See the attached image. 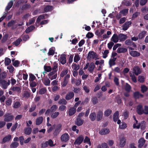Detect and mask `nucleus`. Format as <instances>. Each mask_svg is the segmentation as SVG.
Returning <instances> with one entry per match:
<instances>
[{"label":"nucleus","instance_id":"nucleus-1","mask_svg":"<svg viewBox=\"0 0 148 148\" xmlns=\"http://www.w3.org/2000/svg\"><path fill=\"white\" fill-rule=\"evenodd\" d=\"M11 114L10 113H8L5 114L4 115V121L5 122H10L14 118V116L13 115H10Z\"/></svg>","mask_w":148,"mask_h":148},{"label":"nucleus","instance_id":"nucleus-2","mask_svg":"<svg viewBox=\"0 0 148 148\" xmlns=\"http://www.w3.org/2000/svg\"><path fill=\"white\" fill-rule=\"evenodd\" d=\"M62 125L61 124H59L57 125L53 133V136H56L59 134L62 130Z\"/></svg>","mask_w":148,"mask_h":148},{"label":"nucleus","instance_id":"nucleus-3","mask_svg":"<svg viewBox=\"0 0 148 148\" xmlns=\"http://www.w3.org/2000/svg\"><path fill=\"white\" fill-rule=\"evenodd\" d=\"M84 140V138L82 135L79 136L75 140L74 144L75 145H80L83 142Z\"/></svg>","mask_w":148,"mask_h":148},{"label":"nucleus","instance_id":"nucleus-4","mask_svg":"<svg viewBox=\"0 0 148 148\" xmlns=\"http://www.w3.org/2000/svg\"><path fill=\"white\" fill-rule=\"evenodd\" d=\"M60 138L62 141L66 142L69 140L70 137L68 133H65L61 136Z\"/></svg>","mask_w":148,"mask_h":148},{"label":"nucleus","instance_id":"nucleus-5","mask_svg":"<svg viewBox=\"0 0 148 148\" xmlns=\"http://www.w3.org/2000/svg\"><path fill=\"white\" fill-rule=\"evenodd\" d=\"M136 112L139 115H141L144 113V110L141 105L139 104L137 106Z\"/></svg>","mask_w":148,"mask_h":148},{"label":"nucleus","instance_id":"nucleus-6","mask_svg":"<svg viewBox=\"0 0 148 148\" xmlns=\"http://www.w3.org/2000/svg\"><path fill=\"white\" fill-rule=\"evenodd\" d=\"M133 73H134L136 75H138L141 73V71L138 66H134L133 69Z\"/></svg>","mask_w":148,"mask_h":148},{"label":"nucleus","instance_id":"nucleus-7","mask_svg":"<svg viewBox=\"0 0 148 148\" xmlns=\"http://www.w3.org/2000/svg\"><path fill=\"white\" fill-rule=\"evenodd\" d=\"M125 43L127 45L132 46L134 48H136L137 46L135 43L130 39L126 40L125 41Z\"/></svg>","mask_w":148,"mask_h":148},{"label":"nucleus","instance_id":"nucleus-8","mask_svg":"<svg viewBox=\"0 0 148 148\" xmlns=\"http://www.w3.org/2000/svg\"><path fill=\"white\" fill-rule=\"evenodd\" d=\"M110 130L108 129L103 128L99 131V133L101 135H105L108 134L110 132Z\"/></svg>","mask_w":148,"mask_h":148},{"label":"nucleus","instance_id":"nucleus-9","mask_svg":"<svg viewBox=\"0 0 148 148\" xmlns=\"http://www.w3.org/2000/svg\"><path fill=\"white\" fill-rule=\"evenodd\" d=\"M131 24L132 22L131 21L126 22L122 26V29L125 31H126L129 27V25Z\"/></svg>","mask_w":148,"mask_h":148},{"label":"nucleus","instance_id":"nucleus-10","mask_svg":"<svg viewBox=\"0 0 148 148\" xmlns=\"http://www.w3.org/2000/svg\"><path fill=\"white\" fill-rule=\"evenodd\" d=\"M12 138V136L11 135H8L4 137L2 139L1 144H4L7 142H9Z\"/></svg>","mask_w":148,"mask_h":148},{"label":"nucleus","instance_id":"nucleus-11","mask_svg":"<svg viewBox=\"0 0 148 148\" xmlns=\"http://www.w3.org/2000/svg\"><path fill=\"white\" fill-rule=\"evenodd\" d=\"M103 113L102 111L99 110L97 113V120L98 121H100L102 118Z\"/></svg>","mask_w":148,"mask_h":148},{"label":"nucleus","instance_id":"nucleus-12","mask_svg":"<svg viewBox=\"0 0 148 148\" xmlns=\"http://www.w3.org/2000/svg\"><path fill=\"white\" fill-rule=\"evenodd\" d=\"M143 95L140 94L139 92L136 91L133 93V97L134 99H139L140 97L143 98Z\"/></svg>","mask_w":148,"mask_h":148},{"label":"nucleus","instance_id":"nucleus-13","mask_svg":"<svg viewBox=\"0 0 148 148\" xmlns=\"http://www.w3.org/2000/svg\"><path fill=\"white\" fill-rule=\"evenodd\" d=\"M126 140L124 137L121 138L120 140V146L121 147H123L126 144Z\"/></svg>","mask_w":148,"mask_h":148},{"label":"nucleus","instance_id":"nucleus-14","mask_svg":"<svg viewBox=\"0 0 148 148\" xmlns=\"http://www.w3.org/2000/svg\"><path fill=\"white\" fill-rule=\"evenodd\" d=\"M118 36L119 39L121 41H124L127 38V36L126 35L122 33H120L119 34Z\"/></svg>","mask_w":148,"mask_h":148},{"label":"nucleus","instance_id":"nucleus-15","mask_svg":"<svg viewBox=\"0 0 148 148\" xmlns=\"http://www.w3.org/2000/svg\"><path fill=\"white\" fill-rule=\"evenodd\" d=\"M60 63L62 64H64L66 62V55L65 54H62L61 55L60 58Z\"/></svg>","mask_w":148,"mask_h":148},{"label":"nucleus","instance_id":"nucleus-16","mask_svg":"<svg viewBox=\"0 0 148 148\" xmlns=\"http://www.w3.org/2000/svg\"><path fill=\"white\" fill-rule=\"evenodd\" d=\"M74 94L73 92H70L66 95L65 99L66 100H70L74 97Z\"/></svg>","mask_w":148,"mask_h":148},{"label":"nucleus","instance_id":"nucleus-17","mask_svg":"<svg viewBox=\"0 0 148 148\" xmlns=\"http://www.w3.org/2000/svg\"><path fill=\"white\" fill-rule=\"evenodd\" d=\"M84 121L81 119L77 118L76 120L75 121V124L78 126L82 125Z\"/></svg>","mask_w":148,"mask_h":148},{"label":"nucleus","instance_id":"nucleus-18","mask_svg":"<svg viewBox=\"0 0 148 148\" xmlns=\"http://www.w3.org/2000/svg\"><path fill=\"white\" fill-rule=\"evenodd\" d=\"M145 140L143 138L140 139L138 141V147L141 148L145 144Z\"/></svg>","mask_w":148,"mask_h":148},{"label":"nucleus","instance_id":"nucleus-19","mask_svg":"<svg viewBox=\"0 0 148 148\" xmlns=\"http://www.w3.org/2000/svg\"><path fill=\"white\" fill-rule=\"evenodd\" d=\"M119 40V36L117 34H113L111 39V41L115 43L118 42Z\"/></svg>","mask_w":148,"mask_h":148},{"label":"nucleus","instance_id":"nucleus-20","mask_svg":"<svg viewBox=\"0 0 148 148\" xmlns=\"http://www.w3.org/2000/svg\"><path fill=\"white\" fill-rule=\"evenodd\" d=\"M95 67V66L94 64L92 62H91L89 65L88 70L90 73H92L93 72Z\"/></svg>","mask_w":148,"mask_h":148},{"label":"nucleus","instance_id":"nucleus-21","mask_svg":"<svg viewBox=\"0 0 148 148\" xmlns=\"http://www.w3.org/2000/svg\"><path fill=\"white\" fill-rule=\"evenodd\" d=\"M130 54L133 57H138L140 56V53L136 51H132L130 53Z\"/></svg>","mask_w":148,"mask_h":148},{"label":"nucleus","instance_id":"nucleus-22","mask_svg":"<svg viewBox=\"0 0 148 148\" xmlns=\"http://www.w3.org/2000/svg\"><path fill=\"white\" fill-rule=\"evenodd\" d=\"M43 118L42 116L39 117L38 118L36 119V124L37 125H39L41 124L43 122Z\"/></svg>","mask_w":148,"mask_h":148},{"label":"nucleus","instance_id":"nucleus-23","mask_svg":"<svg viewBox=\"0 0 148 148\" xmlns=\"http://www.w3.org/2000/svg\"><path fill=\"white\" fill-rule=\"evenodd\" d=\"M0 83L2 84L3 88L6 89L7 88L8 85L6 83V81L3 79H0Z\"/></svg>","mask_w":148,"mask_h":148},{"label":"nucleus","instance_id":"nucleus-24","mask_svg":"<svg viewBox=\"0 0 148 148\" xmlns=\"http://www.w3.org/2000/svg\"><path fill=\"white\" fill-rule=\"evenodd\" d=\"M76 109L73 108H70L69 111V115L70 116L73 115L76 112Z\"/></svg>","mask_w":148,"mask_h":148},{"label":"nucleus","instance_id":"nucleus-25","mask_svg":"<svg viewBox=\"0 0 148 148\" xmlns=\"http://www.w3.org/2000/svg\"><path fill=\"white\" fill-rule=\"evenodd\" d=\"M119 118V112L118 111H116L114 113L113 116V119L114 121L116 122Z\"/></svg>","mask_w":148,"mask_h":148},{"label":"nucleus","instance_id":"nucleus-26","mask_svg":"<svg viewBox=\"0 0 148 148\" xmlns=\"http://www.w3.org/2000/svg\"><path fill=\"white\" fill-rule=\"evenodd\" d=\"M94 53V51H89L88 54V56L87 57V59L88 60H90L91 59H92V58L93 57V55Z\"/></svg>","mask_w":148,"mask_h":148},{"label":"nucleus","instance_id":"nucleus-27","mask_svg":"<svg viewBox=\"0 0 148 148\" xmlns=\"http://www.w3.org/2000/svg\"><path fill=\"white\" fill-rule=\"evenodd\" d=\"M127 51V49L125 48L119 47L117 50V52L118 53H124Z\"/></svg>","mask_w":148,"mask_h":148},{"label":"nucleus","instance_id":"nucleus-28","mask_svg":"<svg viewBox=\"0 0 148 148\" xmlns=\"http://www.w3.org/2000/svg\"><path fill=\"white\" fill-rule=\"evenodd\" d=\"M112 110L108 109L104 112V115L105 116L108 117L110 116L112 113Z\"/></svg>","mask_w":148,"mask_h":148},{"label":"nucleus","instance_id":"nucleus-29","mask_svg":"<svg viewBox=\"0 0 148 148\" xmlns=\"http://www.w3.org/2000/svg\"><path fill=\"white\" fill-rule=\"evenodd\" d=\"M35 28V27L34 25H31L29 27H28L26 29L25 31V33L27 34L29 32L32 31Z\"/></svg>","mask_w":148,"mask_h":148},{"label":"nucleus","instance_id":"nucleus-30","mask_svg":"<svg viewBox=\"0 0 148 148\" xmlns=\"http://www.w3.org/2000/svg\"><path fill=\"white\" fill-rule=\"evenodd\" d=\"M53 9V7L52 5H47L44 8V10L45 12H47L52 11Z\"/></svg>","mask_w":148,"mask_h":148},{"label":"nucleus","instance_id":"nucleus-31","mask_svg":"<svg viewBox=\"0 0 148 148\" xmlns=\"http://www.w3.org/2000/svg\"><path fill=\"white\" fill-rule=\"evenodd\" d=\"M55 51V48L54 47H52L50 48L49 50L48 54L49 56L53 55L54 54Z\"/></svg>","mask_w":148,"mask_h":148},{"label":"nucleus","instance_id":"nucleus-32","mask_svg":"<svg viewBox=\"0 0 148 148\" xmlns=\"http://www.w3.org/2000/svg\"><path fill=\"white\" fill-rule=\"evenodd\" d=\"M43 83L46 86H49L50 84V81L47 78H45L43 80Z\"/></svg>","mask_w":148,"mask_h":148},{"label":"nucleus","instance_id":"nucleus-33","mask_svg":"<svg viewBox=\"0 0 148 148\" xmlns=\"http://www.w3.org/2000/svg\"><path fill=\"white\" fill-rule=\"evenodd\" d=\"M146 32L145 31H143L140 33L138 35V38L140 39L143 38L145 36Z\"/></svg>","mask_w":148,"mask_h":148},{"label":"nucleus","instance_id":"nucleus-34","mask_svg":"<svg viewBox=\"0 0 148 148\" xmlns=\"http://www.w3.org/2000/svg\"><path fill=\"white\" fill-rule=\"evenodd\" d=\"M32 129L30 127L26 128L24 130L25 133L27 135H29L31 133Z\"/></svg>","mask_w":148,"mask_h":148},{"label":"nucleus","instance_id":"nucleus-35","mask_svg":"<svg viewBox=\"0 0 148 148\" xmlns=\"http://www.w3.org/2000/svg\"><path fill=\"white\" fill-rule=\"evenodd\" d=\"M31 5L29 4H24L21 7V9L22 11H24L26 9L30 8Z\"/></svg>","mask_w":148,"mask_h":148},{"label":"nucleus","instance_id":"nucleus-36","mask_svg":"<svg viewBox=\"0 0 148 148\" xmlns=\"http://www.w3.org/2000/svg\"><path fill=\"white\" fill-rule=\"evenodd\" d=\"M19 145L18 143L17 142H12L10 145V148H16Z\"/></svg>","mask_w":148,"mask_h":148},{"label":"nucleus","instance_id":"nucleus-37","mask_svg":"<svg viewBox=\"0 0 148 148\" xmlns=\"http://www.w3.org/2000/svg\"><path fill=\"white\" fill-rule=\"evenodd\" d=\"M89 117L92 121H94L96 118V114L95 112L91 113Z\"/></svg>","mask_w":148,"mask_h":148},{"label":"nucleus","instance_id":"nucleus-38","mask_svg":"<svg viewBox=\"0 0 148 148\" xmlns=\"http://www.w3.org/2000/svg\"><path fill=\"white\" fill-rule=\"evenodd\" d=\"M67 101L64 99H60L58 102V103L60 105H66L67 104Z\"/></svg>","mask_w":148,"mask_h":148},{"label":"nucleus","instance_id":"nucleus-39","mask_svg":"<svg viewBox=\"0 0 148 148\" xmlns=\"http://www.w3.org/2000/svg\"><path fill=\"white\" fill-rule=\"evenodd\" d=\"M131 88V86L127 83H126L125 86V89L126 91L129 92Z\"/></svg>","mask_w":148,"mask_h":148},{"label":"nucleus","instance_id":"nucleus-40","mask_svg":"<svg viewBox=\"0 0 148 148\" xmlns=\"http://www.w3.org/2000/svg\"><path fill=\"white\" fill-rule=\"evenodd\" d=\"M84 143H86L90 145H91V143L90 141V138L87 136H86L84 139L83 140Z\"/></svg>","mask_w":148,"mask_h":148},{"label":"nucleus","instance_id":"nucleus-41","mask_svg":"<svg viewBox=\"0 0 148 148\" xmlns=\"http://www.w3.org/2000/svg\"><path fill=\"white\" fill-rule=\"evenodd\" d=\"M91 101H92L93 104L95 105L98 103V99L96 97H94L92 98Z\"/></svg>","mask_w":148,"mask_h":148},{"label":"nucleus","instance_id":"nucleus-42","mask_svg":"<svg viewBox=\"0 0 148 148\" xmlns=\"http://www.w3.org/2000/svg\"><path fill=\"white\" fill-rule=\"evenodd\" d=\"M59 114V112H55L52 114L51 115V117L52 119H55L58 116Z\"/></svg>","mask_w":148,"mask_h":148},{"label":"nucleus","instance_id":"nucleus-43","mask_svg":"<svg viewBox=\"0 0 148 148\" xmlns=\"http://www.w3.org/2000/svg\"><path fill=\"white\" fill-rule=\"evenodd\" d=\"M20 103L19 102L16 101L14 102L13 107L14 108H18L21 106Z\"/></svg>","mask_w":148,"mask_h":148},{"label":"nucleus","instance_id":"nucleus-44","mask_svg":"<svg viewBox=\"0 0 148 148\" xmlns=\"http://www.w3.org/2000/svg\"><path fill=\"white\" fill-rule=\"evenodd\" d=\"M13 5L12 1H11L8 4L5 8V10H9L12 7Z\"/></svg>","mask_w":148,"mask_h":148},{"label":"nucleus","instance_id":"nucleus-45","mask_svg":"<svg viewBox=\"0 0 148 148\" xmlns=\"http://www.w3.org/2000/svg\"><path fill=\"white\" fill-rule=\"evenodd\" d=\"M104 29H101L100 32H99L98 30H96L95 32V34L97 35L100 36L104 33Z\"/></svg>","mask_w":148,"mask_h":148},{"label":"nucleus","instance_id":"nucleus-46","mask_svg":"<svg viewBox=\"0 0 148 148\" xmlns=\"http://www.w3.org/2000/svg\"><path fill=\"white\" fill-rule=\"evenodd\" d=\"M146 122L143 121L140 123V127L142 130H144L146 127Z\"/></svg>","mask_w":148,"mask_h":148},{"label":"nucleus","instance_id":"nucleus-47","mask_svg":"<svg viewBox=\"0 0 148 148\" xmlns=\"http://www.w3.org/2000/svg\"><path fill=\"white\" fill-rule=\"evenodd\" d=\"M10 89L13 91H16L17 92H19L21 90V89L19 86H13Z\"/></svg>","mask_w":148,"mask_h":148},{"label":"nucleus","instance_id":"nucleus-48","mask_svg":"<svg viewBox=\"0 0 148 148\" xmlns=\"http://www.w3.org/2000/svg\"><path fill=\"white\" fill-rule=\"evenodd\" d=\"M36 79L35 76L32 73L29 74V80L30 82L34 81Z\"/></svg>","mask_w":148,"mask_h":148},{"label":"nucleus","instance_id":"nucleus-49","mask_svg":"<svg viewBox=\"0 0 148 148\" xmlns=\"http://www.w3.org/2000/svg\"><path fill=\"white\" fill-rule=\"evenodd\" d=\"M44 69L46 72H49L52 70V68L50 66L45 65L44 66Z\"/></svg>","mask_w":148,"mask_h":148},{"label":"nucleus","instance_id":"nucleus-50","mask_svg":"<svg viewBox=\"0 0 148 148\" xmlns=\"http://www.w3.org/2000/svg\"><path fill=\"white\" fill-rule=\"evenodd\" d=\"M11 62L10 59L8 58H6L5 59V63L6 66L8 65Z\"/></svg>","mask_w":148,"mask_h":148},{"label":"nucleus","instance_id":"nucleus-51","mask_svg":"<svg viewBox=\"0 0 148 148\" xmlns=\"http://www.w3.org/2000/svg\"><path fill=\"white\" fill-rule=\"evenodd\" d=\"M57 108L58 107L56 105H54L52 106L50 108L51 112H55L57 110Z\"/></svg>","mask_w":148,"mask_h":148},{"label":"nucleus","instance_id":"nucleus-52","mask_svg":"<svg viewBox=\"0 0 148 148\" xmlns=\"http://www.w3.org/2000/svg\"><path fill=\"white\" fill-rule=\"evenodd\" d=\"M68 73V69H65L63 71L61 74H60V76L61 77H64V75H66Z\"/></svg>","mask_w":148,"mask_h":148},{"label":"nucleus","instance_id":"nucleus-53","mask_svg":"<svg viewBox=\"0 0 148 148\" xmlns=\"http://www.w3.org/2000/svg\"><path fill=\"white\" fill-rule=\"evenodd\" d=\"M7 76L6 72L5 71L3 72L0 74V79H4Z\"/></svg>","mask_w":148,"mask_h":148},{"label":"nucleus","instance_id":"nucleus-54","mask_svg":"<svg viewBox=\"0 0 148 148\" xmlns=\"http://www.w3.org/2000/svg\"><path fill=\"white\" fill-rule=\"evenodd\" d=\"M22 37L23 40L25 41L27 40L29 38V36L27 34L23 35Z\"/></svg>","mask_w":148,"mask_h":148},{"label":"nucleus","instance_id":"nucleus-55","mask_svg":"<svg viewBox=\"0 0 148 148\" xmlns=\"http://www.w3.org/2000/svg\"><path fill=\"white\" fill-rule=\"evenodd\" d=\"M130 76L131 77L132 80V82L134 83H136L137 82L136 78L134 75H132V73H130Z\"/></svg>","mask_w":148,"mask_h":148},{"label":"nucleus","instance_id":"nucleus-56","mask_svg":"<svg viewBox=\"0 0 148 148\" xmlns=\"http://www.w3.org/2000/svg\"><path fill=\"white\" fill-rule=\"evenodd\" d=\"M16 20H12L9 22L7 24V25L8 27H11L13 25L16 23Z\"/></svg>","mask_w":148,"mask_h":148},{"label":"nucleus","instance_id":"nucleus-57","mask_svg":"<svg viewBox=\"0 0 148 148\" xmlns=\"http://www.w3.org/2000/svg\"><path fill=\"white\" fill-rule=\"evenodd\" d=\"M141 91L143 93L146 92L148 89V88L145 85H143L141 87Z\"/></svg>","mask_w":148,"mask_h":148},{"label":"nucleus","instance_id":"nucleus-58","mask_svg":"<svg viewBox=\"0 0 148 148\" xmlns=\"http://www.w3.org/2000/svg\"><path fill=\"white\" fill-rule=\"evenodd\" d=\"M36 108V106L35 104L32 105L31 106L30 108L29 109V112H31L34 111Z\"/></svg>","mask_w":148,"mask_h":148},{"label":"nucleus","instance_id":"nucleus-59","mask_svg":"<svg viewBox=\"0 0 148 148\" xmlns=\"http://www.w3.org/2000/svg\"><path fill=\"white\" fill-rule=\"evenodd\" d=\"M80 59V57H79L78 54L75 55L74 57V61L75 62L77 63Z\"/></svg>","mask_w":148,"mask_h":148},{"label":"nucleus","instance_id":"nucleus-60","mask_svg":"<svg viewBox=\"0 0 148 148\" xmlns=\"http://www.w3.org/2000/svg\"><path fill=\"white\" fill-rule=\"evenodd\" d=\"M127 127V124L124 122H123L121 125H120L119 128L121 129H124Z\"/></svg>","mask_w":148,"mask_h":148},{"label":"nucleus","instance_id":"nucleus-61","mask_svg":"<svg viewBox=\"0 0 148 148\" xmlns=\"http://www.w3.org/2000/svg\"><path fill=\"white\" fill-rule=\"evenodd\" d=\"M138 81L140 83H143L145 81L144 77L142 76H139L138 77Z\"/></svg>","mask_w":148,"mask_h":148},{"label":"nucleus","instance_id":"nucleus-62","mask_svg":"<svg viewBox=\"0 0 148 148\" xmlns=\"http://www.w3.org/2000/svg\"><path fill=\"white\" fill-rule=\"evenodd\" d=\"M22 41V39L21 38H18L16 41L14 42V44L16 46H18Z\"/></svg>","mask_w":148,"mask_h":148},{"label":"nucleus","instance_id":"nucleus-63","mask_svg":"<svg viewBox=\"0 0 148 148\" xmlns=\"http://www.w3.org/2000/svg\"><path fill=\"white\" fill-rule=\"evenodd\" d=\"M46 91L47 90L45 88H42L40 90L39 92L40 94L42 95L45 94Z\"/></svg>","mask_w":148,"mask_h":148},{"label":"nucleus","instance_id":"nucleus-64","mask_svg":"<svg viewBox=\"0 0 148 148\" xmlns=\"http://www.w3.org/2000/svg\"><path fill=\"white\" fill-rule=\"evenodd\" d=\"M109 64L110 67L115 65L116 64L115 62L113 61L112 59H110L109 61Z\"/></svg>","mask_w":148,"mask_h":148}]
</instances>
